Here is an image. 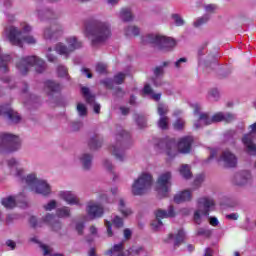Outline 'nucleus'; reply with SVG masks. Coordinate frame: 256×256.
Here are the masks:
<instances>
[{
	"label": "nucleus",
	"mask_w": 256,
	"mask_h": 256,
	"mask_svg": "<svg viewBox=\"0 0 256 256\" xmlns=\"http://www.w3.org/2000/svg\"><path fill=\"white\" fill-rule=\"evenodd\" d=\"M84 29L88 37H92V47L106 43V41L111 39V24L108 22H102L95 18H89L84 22Z\"/></svg>",
	"instance_id": "1"
},
{
	"label": "nucleus",
	"mask_w": 256,
	"mask_h": 256,
	"mask_svg": "<svg viewBox=\"0 0 256 256\" xmlns=\"http://www.w3.org/2000/svg\"><path fill=\"white\" fill-rule=\"evenodd\" d=\"M16 177L20 179L21 183H25L34 193H53L51 184L45 179L37 178V174L35 173L24 176L23 170L17 169Z\"/></svg>",
	"instance_id": "2"
},
{
	"label": "nucleus",
	"mask_w": 256,
	"mask_h": 256,
	"mask_svg": "<svg viewBox=\"0 0 256 256\" xmlns=\"http://www.w3.org/2000/svg\"><path fill=\"white\" fill-rule=\"evenodd\" d=\"M141 41L143 45L157 46L158 51H162V53H169V51H173L177 45V41H175V39L153 33L142 36Z\"/></svg>",
	"instance_id": "3"
},
{
	"label": "nucleus",
	"mask_w": 256,
	"mask_h": 256,
	"mask_svg": "<svg viewBox=\"0 0 256 256\" xmlns=\"http://www.w3.org/2000/svg\"><path fill=\"white\" fill-rule=\"evenodd\" d=\"M21 138L13 133L0 132V154L11 155L21 149Z\"/></svg>",
	"instance_id": "4"
},
{
	"label": "nucleus",
	"mask_w": 256,
	"mask_h": 256,
	"mask_svg": "<svg viewBox=\"0 0 256 256\" xmlns=\"http://www.w3.org/2000/svg\"><path fill=\"white\" fill-rule=\"evenodd\" d=\"M130 147L131 134L125 130H121L116 134V144L113 146L114 157L123 163V161H125V151Z\"/></svg>",
	"instance_id": "5"
},
{
	"label": "nucleus",
	"mask_w": 256,
	"mask_h": 256,
	"mask_svg": "<svg viewBox=\"0 0 256 256\" xmlns=\"http://www.w3.org/2000/svg\"><path fill=\"white\" fill-rule=\"evenodd\" d=\"M155 185V179L151 172L143 171L134 179L131 189L132 193H149Z\"/></svg>",
	"instance_id": "6"
},
{
	"label": "nucleus",
	"mask_w": 256,
	"mask_h": 256,
	"mask_svg": "<svg viewBox=\"0 0 256 256\" xmlns=\"http://www.w3.org/2000/svg\"><path fill=\"white\" fill-rule=\"evenodd\" d=\"M44 89L46 90V95L49 99H54L53 103L56 104L57 107H67V100L61 95V91H63V86L59 82H55V80L47 79L44 81Z\"/></svg>",
	"instance_id": "7"
},
{
	"label": "nucleus",
	"mask_w": 256,
	"mask_h": 256,
	"mask_svg": "<svg viewBox=\"0 0 256 256\" xmlns=\"http://www.w3.org/2000/svg\"><path fill=\"white\" fill-rule=\"evenodd\" d=\"M198 207L203 210H196L194 212V222L196 225H201L203 220L201 217H209L211 211H215V200L213 198L202 197L198 199Z\"/></svg>",
	"instance_id": "8"
},
{
	"label": "nucleus",
	"mask_w": 256,
	"mask_h": 256,
	"mask_svg": "<svg viewBox=\"0 0 256 256\" xmlns=\"http://www.w3.org/2000/svg\"><path fill=\"white\" fill-rule=\"evenodd\" d=\"M154 147L160 151H165L169 159H175L177 157V151L173 150L177 147V140L175 138H170L169 136L160 138Z\"/></svg>",
	"instance_id": "9"
},
{
	"label": "nucleus",
	"mask_w": 256,
	"mask_h": 256,
	"mask_svg": "<svg viewBox=\"0 0 256 256\" xmlns=\"http://www.w3.org/2000/svg\"><path fill=\"white\" fill-rule=\"evenodd\" d=\"M173 174L171 171L161 173L154 185L156 193H171V187H173Z\"/></svg>",
	"instance_id": "10"
},
{
	"label": "nucleus",
	"mask_w": 256,
	"mask_h": 256,
	"mask_svg": "<svg viewBox=\"0 0 256 256\" xmlns=\"http://www.w3.org/2000/svg\"><path fill=\"white\" fill-rule=\"evenodd\" d=\"M177 214L175 213V207L170 205L168 210L158 209L155 212L156 220L152 222V228L154 231H161L163 227V221L161 219H173Z\"/></svg>",
	"instance_id": "11"
},
{
	"label": "nucleus",
	"mask_w": 256,
	"mask_h": 256,
	"mask_svg": "<svg viewBox=\"0 0 256 256\" xmlns=\"http://www.w3.org/2000/svg\"><path fill=\"white\" fill-rule=\"evenodd\" d=\"M80 93L82 97L85 99L87 105L92 107L96 115H99V113H101V104L96 102L97 96L93 92H91V88L87 86H81Z\"/></svg>",
	"instance_id": "12"
},
{
	"label": "nucleus",
	"mask_w": 256,
	"mask_h": 256,
	"mask_svg": "<svg viewBox=\"0 0 256 256\" xmlns=\"http://www.w3.org/2000/svg\"><path fill=\"white\" fill-rule=\"evenodd\" d=\"M86 213L90 221H93L95 219H101V217L105 215V209L100 204L88 202L86 206Z\"/></svg>",
	"instance_id": "13"
},
{
	"label": "nucleus",
	"mask_w": 256,
	"mask_h": 256,
	"mask_svg": "<svg viewBox=\"0 0 256 256\" xmlns=\"http://www.w3.org/2000/svg\"><path fill=\"white\" fill-rule=\"evenodd\" d=\"M38 60L39 57L37 56H26L16 64V68L22 75H27V73H29V67L37 65Z\"/></svg>",
	"instance_id": "14"
},
{
	"label": "nucleus",
	"mask_w": 256,
	"mask_h": 256,
	"mask_svg": "<svg viewBox=\"0 0 256 256\" xmlns=\"http://www.w3.org/2000/svg\"><path fill=\"white\" fill-rule=\"evenodd\" d=\"M217 163H224V169H233L237 167V156L230 151H224L217 159Z\"/></svg>",
	"instance_id": "15"
},
{
	"label": "nucleus",
	"mask_w": 256,
	"mask_h": 256,
	"mask_svg": "<svg viewBox=\"0 0 256 256\" xmlns=\"http://www.w3.org/2000/svg\"><path fill=\"white\" fill-rule=\"evenodd\" d=\"M221 209H235L241 205V199L237 197L222 196L219 198Z\"/></svg>",
	"instance_id": "16"
},
{
	"label": "nucleus",
	"mask_w": 256,
	"mask_h": 256,
	"mask_svg": "<svg viewBox=\"0 0 256 256\" xmlns=\"http://www.w3.org/2000/svg\"><path fill=\"white\" fill-rule=\"evenodd\" d=\"M158 115L160 116L158 120V127L162 129V131H166L169 129V118L167 115V110H165V106L163 104L158 105Z\"/></svg>",
	"instance_id": "17"
},
{
	"label": "nucleus",
	"mask_w": 256,
	"mask_h": 256,
	"mask_svg": "<svg viewBox=\"0 0 256 256\" xmlns=\"http://www.w3.org/2000/svg\"><path fill=\"white\" fill-rule=\"evenodd\" d=\"M242 143L248 155H256V145L253 142V135L251 132L244 134L242 137Z\"/></svg>",
	"instance_id": "18"
},
{
	"label": "nucleus",
	"mask_w": 256,
	"mask_h": 256,
	"mask_svg": "<svg viewBox=\"0 0 256 256\" xmlns=\"http://www.w3.org/2000/svg\"><path fill=\"white\" fill-rule=\"evenodd\" d=\"M251 181V172L249 170H244L239 172L234 176V183L238 187H243Z\"/></svg>",
	"instance_id": "19"
},
{
	"label": "nucleus",
	"mask_w": 256,
	"mask_h": 256,
	"mask_svg": "<svg viewBox=\"0 0 256 256\" xmlns=\"http://www.w3.org/2000/svg\"><path fill=\"white\" fill-rule=\"evenodd\" d=\"M0 113H3V115H6L8 121H10V123H13L14 125L21 123V119H22L21 115H18L11 108L8 109L7 107L2 106L0 109Z\"/></svg>",
	"instance_id": "20"
},
{
	"label": "nucleus",
	"mask_w": 256,
	"mask_h": 256,
	"mask_svg": "<svg viewBox=\"0 0 256 256\" xmlns=\"http://www.w3.org/2000/svg\"><path fill=\"white\" fill-rule=\"evenodd\" d=\"M180 147V153L187 155L191 153V147L193 145V136H184L178 142Z\"/></svg>",
	"instance_id": "21"
},
{
	"label": "nucleus",
	"mask_w": 256,
	"mask_h": 256,
	"mask_svg": "<svg viewBox=\"0 0 256 256\" xmlns=\"http://www.w3.org/2000/svg\"><path fill=\"white\" fill-rule=\"evenodd\" d=\"M38 19L40 21H51L57 19V14L51 8L37 9Z\"/></svg>",
	"instance_id": "22"
},
{
	"label": "nucleus",
	"mask_w": 256,
	"mask_h": 256,
	"mask_svg": "<svg viewBox=\"0 0 256 256\" xmlns=\"http://www.w3.org/2000/svg\"><path fill=\"white\" fill-rule=\"evenodd\" d=\"M21 33L22 32L17 27L12 26L8 33V38L10 43H13L14 45H18V47H23V40L19 38Z\"/></svg>",
	"instance_id": "23"
},
{
	"label": "nucleus",
	"mask_w": 256,
	"mask_h": 256,
	"mask_svg": "<svg viewBox=\"0 0 256 256\" xmlns=\"http://www.w3.org/2000/svg\"><path fill=\"white\" fill-rule=\"evenodd\" d=\"M167 243H171L173 241L174 247H179L181 243L185 241V230H178L177 234H169L168 239L165 240Z\"/></svg>",
	"instance_id": "24"
},
{
	"label": "nucleus",
	"mask_w": 256,
	"mask_h": 256,
	"mask_svg": "<svg viewBox=\"0 0 256 256\" xmlns=\"http://www.w3.org/2000/svg\"><path fill=\"white\" fill-rule=\"evenodd\" d=\"M56 216L55 214H46L45 217L42 218V221L44 223H47V225H51L52 231H61V222L59 220H55Z\"/></svg>",
	"instance_id": "25"
},
{
	"label": "nucleus",
	"mask_w": 256,
	"mask_h": 256,
	"mask_svg": "<svg viewBox=\"0 0 256 256\" xmlns=\"http://www.w3.org/2000/svg\"><path fill=\"white\" fill-rule=\"evenodd\" d=\"M204 181H205V174H203V173L198 174V175H196V177L192 183L191 189L181 190V191H178V193H193V191H197V189H199V187H201V185H203Z\"/></svg>",
	"instance_id": "26"
},
{
	"label": "nucleus",
	"mask_w": 256,
	"mask_h": 256,
	"mask_svg": "<svg viewBox=\"0 0 256 256\" xmlns=\"http://www.w3.org/2000/svg\"><path fill=\"white\" fill-rule=\"evenodd\" d=\"M3 49L0 46V75H7L9 73V66L7 61H11L10 55H3Z\"/></svg>",
	"instance_id": "27"
},
{
	"label": "nucleus",
	"mask_w": 256,
	"mask_h": 256,
	"mask_svg": "<svg viewBox=\"0 0 256 256\" xmlns=\"http://www.w3.org/2000/svg\"><path fill=\"white\" fill-rule=\"evenodd\" d=\"M142 95L144 97H150L154 101H161V93H154L151 85L145 84L141 90Z\"/></svg>",
	"instance_id": "28"
},
{
	"label": "nucleus",
	"mask_w": 256,
	"mask_h": 256,
	"mask_svg": "<svg viewBox=\"0 0 256 256\" xmlns=\"http://www.w3.org/2000/svg\"><path fill=\"white\" fill-rule=\"evenodd\" d=\"M88 147L90 151H97L98 149H101V147H103V138H97V135H93L88 140Z\"/></svg>",
	"instance_id": "29"
},
{
	"label": "nucleus",
	"mask_w": 256,
	"mask_h": 256,
	"mask_svg": "<svg viewBox=\"0 0 256 256\" xmlns=\"http://www.w3.org/2000/svg\"><path fill=\"white\" fill-rule=\"evenodd\" d=\"M179 173L182 179H185V181L193 179V172H191V166H189V164H182L180 166Z\"/></svg>",
	"instance_id": "30"
},
{
	"label": "nucleus",
	"mask_w": 256,
	"mask_h": 256,
	"mask_svg": "<svg viewBox=\"0 0 256 256\" xmlns=\"http://www.w3.org/2000/svg\"><path fill=\"white\" fill-rule=\"evenodd\" d=\"M80 161L83 165V169H85V171H89L93 165V155L84 153L80 158Z\"/></svg>",
	"instance_id": "31"
},
{
	"label": "nucleus",
	"mask_w": 256,
	"mask_h": 256,
	"mask_svg": "<svg viewBox=\"0 0 256 256\" xmlns=\"http://www.w3.org/2000/svg\"><path fill=\"white\" fill-rule=\"evenodd\" d=\"M60 197L61 199H63V201H66L68 205H78L79 207H81V204L79 203L77 197L73 196V194L71 193H62L60 194Z\"/></svg>",
	"instance_id": "32"
},
{
	"label": "nucleus",
	"mask_w": 256,
	"mask_h": 256,
	"mask_svg": "<svg viewBox=\"0 0 256 256\" xmlns=\"http://www.w3.org/2000/svg\"><path fill=\"white\" fill-rule=\"evenodd\" d=\"M193 199L192 193H180L174 195V203H177V205H180V203H187V201H190Z\"/></svg>",
	"instance_id": "33"
},
{
	"label": "nucleus",
	"mask_w": 256,
	"mask_h": 256,
	"mask_svg": "<svg viewBox=\"0 0 256 256\" xmlns=\"http://www.w3.org/2000/svg\"><path fill=\"white\" fill-rule=\"evenodd\" d=\"M134 121L138 129H145L147 127V118L138 113L134 114Z\"/></svg>",
	"instance_id": "34"
},
{
	"label": "nucleus",
	"mask_w": 256,
	"mask_h": 256,
	"mask_svg": "<svg viewBox=\"0 0 256 256\" xmlns=\"http://www.w3.org/2000/svg\"><path fill=\"white\" fill-rule=\"evenodd\" d=\"M67 43H68V47H70V49H81V47H83V43H81L78 39L77 36H72V37H68L66 39Z\"/></svg>",
	"instance_id": "35"
},
{
	"label": "nucleus",
	"mask_w": 256,
	"mask_h": 256,
	"mask_svg": "<svg viewBox=\"0 0 256 256\" xmlns=\"http://www.w3.org/2000/svg\"><path fill=\"white\" fill-rule=\"evenodd\" d=\"M232 114H223L221 112L214 114L212 116V123H221V121H229V119H232Z\"/></svg>",
	"instance_id": "36"
},
{
	"label": "nucleus",
	"mask_w": 256,
	"mask_h": 256,
	"mask_svg": "<svg viewBox=\"0 0 256 256\" xmlns=\"http://www.w3.org/2000/svg\"><path fill=\"white\" fill-rule=\"evenodd\" d=\"M118 209L123 217H129V215H133V210L125 206V200L123 199L119 200Z\"/></svg>",
	"instance_id": "37"
},
{
	"label": "nucleus",
	"mask_w": 256,
	"mask_h": 256,
	"mask_svg": "<svg viewBox=\"0 0 256 256\" xmlns=\"http://www.w3.org/2000/svg\"><path fill=\"white\" fill-rule=\"evenodd\" d=\"M1 204L3 207H5V209H14V207L17 205V202L13 196H8L6 198H2Z\"/></svg>",
	"instance_id": "38"
},
{
	"label": "nucleus",
	"mask_w": 256,
	"mask_h": 256,
	"mask_svg": "<svg viewBox=\"0 0 256 256\" xmlns=\"http://www.w3.org/2000/svg\"><path fill=\"white\" fill-rule=\"evenodd\" d=\"M125 247L124 242H120L118 244H114L111 249L105 252V255L113 256L115 253H121Z\"/></svg>",
	"instance_id": "39"
},
{
	"label": "nucleus",
	"mask_w": 256,
	"mask_h": 256,
	"mask_svg": "<svg viewBox=\"0 0 256 256\" xmlns=\"http://www.w3.org/2000/svg\"><path fill=\"white\" fill-rule=\"evenodd\" d=\"M57 77L59 79H66V81H71V76L67 72V68L65 66H58L56 69Z\"/></svg>",
	"instance_id": "40"
},
{
	"label": "nucleus",
	"mask_w": 256,
	"mask_h": 256,
	"mask_svg": "<svg viewBox=\"0 0 256 256\" xmlns=\"http://www.w3.org/2000/svg\"><path fill=\"white\" fill-rule=\"evenodd\" d=\"M120 19L123 21V23H129L133 21V14L131 13V10L129 8L122 9L120 13Z\"/></svg>",
	"instance_id": "41"
},
{
	"label": "nucleus",
	"mask_w": 256,
	"mask_h": 256,
	"mask_svg": "<svg viewBox=\"0 0 256 256\" xmlns=\"http://www.w3.org/2000/svg\"><path fill=\"white\" fill-rule=\"evenodd\" d=\"M56 215L59 219H65L71 216V209H69V207L66 206H63L62 208H57Z\"/></svg>",
	"instance_id": "42"
},
{
	"label": "nucleus",
	"mask_w": 256,
	"mask_h": 256,
	"mask_svg": "<svg viewBox=\"0 0 256 256\" xmlns=\"http://www.w3.org/2000/svg\"><path fill=\"white\" fill-rule=\"evenodd\" d=\"M141 30L137 26H128L124 29V34L126 37H131V35H134V37H137V35H140Z\"/></svg>",
	"instance_id": "43"
},
{
	"label": "nucleus",
	"mask_w": 256,
	"mask_h": 256,
	"mask_svg": "<svg viewBox=\"0 0 256 256\" xmlns=\"http://www.w3.org/2000/svg\"><path fill=\"white\" fill-rule=\"evenodd\" d=\"M30 241H31V243H36L37 245H39V247L43 250L44 256L51 255V251L49 250V246L41 243V241H39L37 239V237L30 238Z\"/></svg>",
	"instance_id": "44"
},
{
	"label": "nucleus",
	"mask_w": 256,
	"mask_h": 256,
	"mask_svg": "<svg viewBox=\"0 0 256 256\" xmlns=\"http://www.w3.org/2000/svg\"><path fill=\"white\" fill-rule=\"evenodd\" d=\"M28 105H41V97L35 94H30L27 100Z\"/></svg>",
	"instance_id": "45"
},
{
	"label": "nucleus",
	"mask_w": 256,
	"mask_h": 256,
	"mask_svg": "<svg viewBox=\"0 0 256 256\" xmlns=\"http://www.w3.org/2000/svg\"><path fill=\"white\" fill-rule=\"evenodd\" d=\"M173 129L175 131H183L185 129V120L177 118L173 124Z\"/></svg>",
	"instance_id": "46"
},
{
	"label": "nucleus",
	"mask_w": 256,
	"mask_h": 256,
	"mask_svg": "<svg viewBox=\"0 0 256 256\" xmlns=\"http://www.w3.org/2000/svg\"><path fill=\"white\" fill-rule=\"evenodd\" d=\"M196 235L198 237H210L211 235H213V231L208 228H199L196 232Z\"/></svg>",
	"instance_id": "47"
},
{
	"label": "nucleus",
	"mask_w": 256,
	"mask_h": 256,
	"mask_svg": "<svg viewBox=\"0 0 256 256\" xmlns=\"http://www.w3.org/2000/svg\"><path fill=\"white\" fill-rule=\"evenodd\" d=\"M171 17H172L176 27H183V25H185V20L182 19L181 15L172 14Z\"/></svg>",
	"instance_id": "48"
},
{
	"label": "nucleus",
	"mask_w": 256,
	"mask_h": 256,
	"mask_svg": "<svg viewBox=\"0 0 256 256\" xmlns=\"http://www.w3.org/2000/svg\"><path fill=\"white\" fill-rule=\"evenodd\" d=\"M96 72L99 73V75H107V66L101 62H98L96 64Z\"/></svg>",
	"instance_id": "49"
},
{
	"label": "nucleus",
	"mask_w": 256,
	"mask_h": 256,
	"mask_svg": "<svg viewBox=\"0 0 256 256\" xmlns=\"http://www.w3.org/2000/svg\"><path fill=\"white\" fill-rule=\"evenodd\" d=\"M199 121H203L204 125H211L213 118L209 117L206 113H200Z\"/></svg>",
	"instance_id": "50"
},
{
	"label": "nucleus",
	"mask_w": 256,
	"mask_h": 256,
	"mask_svg": "<svg viewBox=\"0 0 256 256\" xmlns=\"http://www.w3.org/2000/svg\"><path fill=\"white\" fill-rule=\"evenodd\" d=\"M77 111L80 117H85L87 115V106L80 102L77 104Z\"/></svg>",
	"instance_id": "51"
},
{
	"label": "nucleus",
	"mask_w": 256,
	"mask_h": 256,
	"mask_svg": "<svg viewBox=\"0 0 256 256\" xmlns=\"http://www.w3.org/2000/svg\"><path fill=\"white\" fill-rule=\"evenodd\" d=\"M123 79H125V74L123 72H119L114 75L113 81L115 85H123Z\"/></svg>",
	"instance_id": "52"
},
{
	"label": "nucleus",
	"mask_w": 256,
	"mask_h": 256,
	"mask_svg": "<svg viewBox=\"0 0 256 256\" xmlns=\"http://www.w3.org/2000/svg\"><path fill=\"white\" fill-rule=\"evenodd\" d=\"M112 95L115 99H123L125 97V91H123V88L117 87Z\"/></svg>",
	"instance_id": "53"
},
{
	"label": "nucleus",
	"mask_w": 256,
	"mask_h": 256,
	"mask_svg": "<svg viewBox=\"0 0 256 256\" xmlns=\"http://www.w3.org/2000/svg\"><path fill=\"white\" fill-rule=\"evenodd\" d=\"M112 223H113L114 227H116V229H121V227H123V225H124L123 218H121L119 216H115L112 219Z\"/></svg>",
	"instance_id": "54"
},
{
	"label": "nucleus",
	"mask_w": 256,
	"mask_h": 256,
	"mask_svg": "<svg viewBox=\"0 0 256 256\" xmlns=\"http://www.w3.org/2000/svg\"><path fill=\"white\" fill-rule=\"evenodd\" d=\"M44 39L47 41H53V39H55V32H52L51 28H46L44 30Z\"/></svg>",
	"instance_id": "55"
},
{
	"label": "nucleus",
	"mask_w": 256,
	"mask_h": 256,
	"mask_svg": "<svg viewBox=\"0 0 256 256\" xmlns=\"http://www.w3.org/2000/svg\"><path fill=\"white\" fill-rule=\"evenodd\" d=\"M165 75V69H163V66H157L154 69V76L156 79H161Z\"/></svg>",
	"instance_id": "56"
},
{
	"label": "nucleus",
	"mask_w": 256,
	"mask_h": 256,
	"mask_svg": "<svg viewBox=\"0 0 256 256\" xmlns=\"http://www.w3.org/2000/svg\"><path fill=\"white\" fill-rule=\"evenodd\" d=\"M35 65H36V73L41 74L45 71V61L39 58L38 62Z\"/></svg>",
	"instance_id": "57"
},
{
	"label": "nucleus",
	"mask_w": 256,
	"mask_h": 256,
	"mask_svg": "<svg viewBox=\"0 0 256 256\" xmlns=\"http://www.w3.org/2000/svg\"><path fill=\"white\" fill-rule=\"evenodd\" d=\"M215 157H217V149L210 148V155L207 159L204 160L203 163H205V164L211 163V161H213V159H215Z\"/></svg>",
	"instance_id": "58"
},
{
	"label": "nucleus",
	"mask_w": 256,
	"mask_h": 256,
	"mask_svg": "<svg viewBox=\"0 0 256 256\" xmlns=\"http://www.w3.org/2000/svg\"><path fill=\"white\" fill-rule=\"evenodd\" d=\"M100 83H102V85H104L106 87H110V88H112L115 85V81L113 80V78H105L103 80H100Z\"/></svg>",
	"instance_id": "59"
},
{
	"label": "nucleus",
	"mask_w": 256,
	"mask_h": 256,
	"mask_svg": "<svg viewBox=\"0 0 256 256\" xmlns=\"http://www.w3.org/2000/svg\"><path fill=\"white\" fill-rule=\"evenodd\" d=\"M103 166L108 171V173H113V163L109 159H105L103 162Z\"/></svg>",
	"instance_id": "60"
},
{
	"label": "nucleus",
	"mask_w": 256,
	"mask_h": 256,
	"mask_svg": "<svg viewBox=\"0 0 256 256\" xmlns=\"http://www.w3.org/2000/svg\"><path fill=\"white\" fill-rule=\"evenodd\" d=\"M57 207V202L55 200H52L47 203V205L44 206L45 211H53Z\"/></svg>",
	"instance_id": "61"
},
{
	"label": "nucleus",
	"mask_w": 256,
	"mask_h": 256,
	"mask_svg": "<svg viewBox=\"0 0 256 256\" xmlns=\"http://www.w3.org/2000/svg\"><path fill=\"white\" fill-rule=\"evenodd\" d=\"M57 51L60 55H69V48L65 45L58 46Z\"/></svg>",
	"instance_id": "62"
},
{
	"label": "nucleus",
	"mask_w": 256,
	"mask_h": 256,
	"mask_svg": "<svg viewBox=\"0 0 256 256\" xmlns=\"http://www.w3.org/2000/svg\"><path fill=\"white\" fill-rule=\"evenodd\" d=\"M84 229H85V222L76 223V231L78 235H83Z\"/></svg>",
	"instance_id": "63"
},
{
	"label": "nucleus",
	"mask_w": 256,
	"mask_h": 256,
	"mask_svg": "<svg viewBox=\"0 0 256 256\" xmlns=\"http://www.w3.org/2000/svg\"><path fill=\"white\" fill-rule=\"evenodd\" d=\"M209 95L210 97H213V99H219V97H221V95L219 94V89L217 88H212L209 91Z\"/></svg>",
	"instance_id": "64"
}]
</instances>
